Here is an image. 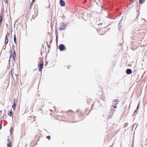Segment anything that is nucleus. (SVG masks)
Listing matches in <instances>:
<instances>
[{"label": "nucleus", "mask_w": 147, "mask_h": 147, "mask_svg": "<svg viewBox=\"0 0 147 147\" xmlns=\"http://www.w3.org/2000/svg\"><path fill=\"white\" fill-rule=\"evenodd\" d=\"M11 74L12 75V72H11Z\"/></svg>", "instance_id": "obj_23"}, {"label": "nucleus", "mask_w": 147, "mask_h": 147, "mask_svg": "<svg viewBox=\"0 0 147 147\" xmlns=\"http://www.w3.org/2000/svg\"><path fill=\"white\" fill-rule=\"evenodd\" d=\"M8 115L10 116H11L12 115V113L11 111H10L9 112H8Z\"/></svg>", "instance_id": "obj_11"}, {"label": "nucleus", "mask_w": 147, "mask_h": 147, "mask_svg": "<svg viewBox=\"0 0 147 147\" xmlns=\"http://www.w3.org/2000/svg\"><path fill=\"white\" fill-rule=\"evenodd\" d=\"M1 128H2L1 126V125L0 126V129H1Z\"/></svg>", "instance_id": "obj_22"}, {"label": "nucleus", "mask_w": 147, "mask_h": 147, "mask_svg": "<svg viewBox=\"0 0 147 147\" xmlns=\"http://www.w3.org/2000/svg\"><path fill=\"white\" fill-rule=\"evenodd\" d=\"M13 128H11L10 129V133L11 134V132H12V131H13Z\"/></svg>", "instance_id": "obj_17"}, {"label": "nucleus", "mask_w": 147, "mask_h": 147, "mask_svg": "<svg viewBox=\"0 0 147 147\" xmlns=\"http://www.w3.org/2000/svg\"><path fill=\"white\" fill-rule=\"evenodd\" d=\"M16 100L15 99H14V101H13V102H14L15 103V102H16Z\"/></svg>", "instance_id": "obj_20"}, {"label": "nucleus", "mask_w": 147, "mask_h": 147, "mask_svg": "<svg viewBox=\"0 0 147 147\" xmlns=\"http://www.w3.org/2000/svg\"><path fill=\"white\" fill-rule=\"evenodd\" d=\"M7 147H11V143L9 140H7Z\"/></svg>", "instance_id": "obj_8"}, {"label": "nucleus", "mask_w": 147, "mask_h": 147, "mask_svg": "<svg viewBox=\"0 0 147 147\" xmlns=\"http://www.w3.org/2000/svg\"><path fill=\"white\" fill-rule=\"evenodd\" d=\"M65 2L63 0H60V4L61 6H63L65 5Z\"/></svg>", "instance_id": "obj_5"}, {"label": "nucleus", "mask_w": 147, "mask_h": 147, "mask_svg": "<svg viewBox=\"0 0 147 147\" xmlns=\"http://www.w3.org/2000/svg\"><path fill=\"white\" fill-rule=\"evenodd\" d=\"M139 104L137 106V108L136 109V110H135V113H136L138 111V108H139Z\"/></svg>", "instance_id": "obj_13"}, {"label": "nucleus", "mask_w": 147, "mask_h": 147, "mask_svg": "<svg viewBox=\"0 0 147 147\" xmlns=\"http://www.w3.org/2000/svg\"><path fill=\"white\" fill-rule=\"evenodd\" d=\"M84 20H86H86H87V19H86V18H84Z\"/></svg>", "instance_id": "obj_21"}, {"label": "nucleus", "mask_w": 147, "mask_h": 147, "mask_svg": "<svg viewBox=\"0 0 147 147\" xmlns=\"http://www.w3.org/2000/svg\"><path fill=\"white\" fill-rule=\"evenodd\" d=\"M10 35V34L8 32L7 34H6L5 37H7V36H9Z\"/></svg>", "instance_id": "obj_14"}, {"label": "nucleus", "mask_w": 147, "mask_h": 147, "mask_svg": "<svg viewBox=\"0 0 147 147\" xmlns=\"http://www.w3.org/2000/svg\"><path fill=\"white\" fill-rule=\"evenodd\" d=\"M16 107V103L13 102V105H12V107L13 109V110H14V109Z\"/></svg>", "instance_id": "obj_10"}, {"label": "nucleus", "mask_w": 147, "mask_h": 147, "mask_svg": "<svg viewBox=\"0 0 147 147\" xmlns=\"http://www.w3.org/2000/svg\"><path fill=\"white\" fill-rule=\"evenodd\" d=\"M118 102L117 101H114L112 103V106L111 107V109H113L117 107L116 104H118Z\"/></svg>", "instance_id": "obj_1"}, {"label": "nucleus", "mask_w": 147, "mask_h": 147, "mask_svg": "<svg viewBox=\"0 0 147 147\" xmlns=\"http://www.w3.org/2000/svg\"><path fill=\"white\" fill-rule=\"evenodd\" d=\"M33 1H34V0H33Z\"/></svg>", "instance_id": "obj_25"}, {"label": "nucleus", "mask_w": 147, "mask_h": 147, "mask_svg": "<svg viewBox=\"0 0 147 147\" xmlns=\"http://www.w3.org/2000/svg\"><path fill=\"white\" fill-rule=\"evenodd\" d=\"M47 138L49 140H50L51 139V137L50 136H48L47 137Z\"/></svg>", "instance_id": "obj_16"}, {"label": "nucleus", "mask_w": 147, "mask_h": 147, "mask_svg": "<svg viewBox=\"0 0 147 147\" xmlns=\"http://www.w3.org/2000/svg\"><path fill=\"white\" fill-rule=\"evenodd\" d=\"M16 57V52L15 50H14V51L13 52V54H11V56H10V57L11 58V57H12L14 59V60H15L14 59V57Z\"/></svg>", "instance_id": "obj_4"}, {"label": "nucleus", "mask_w": 147, "mask_h": 147, "mask_svg": "<svg viewBox=\"0 0 147 147\" xmlns=\"http://www.w3.org/2000/svg\"><path fill=\"white\" fill-rule=\"evenodd\" d=\"M16 35L14 34V42L15 43H16Z\"/></svg>", "instance_id": "obj_12"}, {"label": "nucleus", "mask_w": 147, "mask_h": 147, "mask_svg": "<svg viewBox=\"0 0 147 147\" xmlns=\"http://www.w3.org/2000/svg\"><path fill=\"white\" fill-rule=\"evenodd\" d=\"M60 27L59 28V29L60 30L64 29L66 28L65 25L63 23H62L60 24Z\"/></svg>", "instance_id": "obj_2"}, {"label": "nucleus", "mask_w": 147, "mask_h": 147, "mask_svg": "<svg viewBox=\"0 0 147 147\" xmlns=\"http://www.w3.org/2000/svg\"><path fill=\"white\" fill-rule=\"evenodd\" d=\"M8 41V38L7 37H5V45H6Z\"/></svg>", "instance_id": "obj_9"}, {"label": "nucleus", "mask_w": 147, "mask_h": 147, "mask_svg": "<svg viewBox=\"0 0 147 147\" xmlns=\"http://www.w3.org/2000/svg\"><path fill=\"white\" fill-rule=\"evenodd\" d=\"M126 73L128 74H130L132 73V70L131 69H127L126 70Z\"/></svg>", "instance_id": "obj_7"}, {"label": "nucleus", "mask_w": 147, "mask_h": 147, "mask_svg": "<svg viewBox=\"0 0 147 147\" xmlns=\"http://www.w3.org/2000/svg\"><path fill=\"white\" fill-rule=\"evenodd\" d=\"M3 1L5 3H7V0H3Z\"/></svg>", "instance_id": "obj_19"}, {"label": "nucleus", "mask_w": 147, "mask_h": 147, "mask_svg": "<svg viewBox=\"0 0 147 147\" xmlns=\"http://www.w3.org/2000/svg\"><path fill=\"white\" fill-rule=\"evenodd\" d=\"M59 48L61 51H63L65 49V46L63 44L60 45L59 46Z\"/></svg>", "instance_id": "obj_3"}, {"label": "nucleus", "mask_w": 147, "mask_h": 147, "mask_svg": "<svg viewBox=\"0 0 147 147\" xmlns=\"http://www.w3.org/2000/svg\"><path fill=\"white\" fill-rule=\"evenodd\" d=\"M2 20V17L1 16H0V24L1 23V22Z\"/></svg>", "instance_id": "obj_18"}, {"label": "nucleus", "mask_w": 147, "mask_h": 147, "mask_svg": "<svg viewBox=\"0 0 147 147\" xmlns=\"http://www.w3.org/2000/svg\"><path fill=\"white\" fill-rule=\"evenodd\" d=\"M134 115H135V113H134Z\"/></svg>", "instance_id": "obj_24"}, {"label": "nucleus", "mask_w": 147, "mask_h": 147, "mask_svg": "<svg viewBox=\"0 0 147 147\" xmlns=\"http://www.w3.org/2000/svg\"><path fill=\"white\" fill-rule=\"evenodd\" d=\"M43 63H42L39 66V67L38 69V71H41L42 69L43 68Z\"/></svg>", "instance_id": "obj_6"}, {"label": "nucleus", "mask_w": 147, "mask_h": 147, "mask_svg": "<svg viewBox=\"0 0 147 147\" xmlns=\"http://www.w3.org/2000/svg\"><path fill=\"white\" fill-rule=\"evenodd\" d=\"M145 0H140L139 2L140 3H143V1H144Z\"/></svg>", "instance_id": "obj_15"}]
</instances>
